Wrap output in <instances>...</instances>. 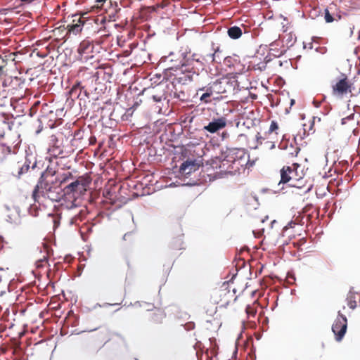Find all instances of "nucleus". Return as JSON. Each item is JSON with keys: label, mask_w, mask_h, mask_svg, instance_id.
Segmentation results:
<instances>
[{"label": "nucleus", "mask_w": 360, "mask_h": 360, "mask_svg": "<svg viewBox=\"0 0 360 360\" xmlns=\"http://www.w3.org/2000/svg\"><path fill=\"white\" fill-rule=\"evenodd\" d=\"M354 114L352 113L351 115L344 117L341 120L342 124H346L349 121L354 120Z\"/></svg>", "instance_id": "f704fd0d"}, {"label": "nucleus", "mask_w": 360, "mask_h": 360, "mask_svg": "<svg viewBox=\"0 0 360 360\" xmlns=\"http://www.w3.org/2000/svg\"><path fill=\"white\" fill-rule=\"evenodd\" d=\"M9 167L13 176L20 178L30 169V162L15 153L11 154Z\"/></svg>", "instance_id": "20e7f679"}, {"label": "nucleus", "mask_w": 360, "mask_h": 360, "mask_svg": "<svg viewBox=\"0 0 360 360\" xmlns=\"http://www.w3.org/2000/svg\"><path fill=\"white\" fill-rule=\"evenodd\" d=\"M65 206L69 210H75L71 219L72 224H77L78 221H82L86 215V208L84 206H79L76 203V200L67 203Z\"/></svg>", "instance_id": "6e6552de"}, {"label": "nucleus", "mask_w": 360, "mask_h": 360, "mask_svg": "<svg viewBox=\"0 0 360 360\" xmlns=\"http://www.w3.org/2000/svg\"><path fill=\"white\" fill-rule=\"evenodd\" d=\"M75 87H73V88L71 89L70 93H72V92L75 91Z\"/></svg>", "instance_id": "864d4df0"}, {"label": "nucleus", "mask_w": 360, "mask_h": 360, "mask_svg": "<svg viewBox=\"0 0 360 360\" xmlns=\"http://www.w3.org/2000/svg\"><path fill=\"white\" fill-rule=\"evenodd\" d=\"M198 165L193 161H186L180 167V172L188 175L198 169Z\"/></svg>", "instance_id": "a211bd4d"}, {"label": "nucleus", "mask_w": 360, "mask_h": 360, "mask_svg": "<svg viewBox=\"0 0 360 360\" xmlns=\"http://www.w3.org/2000/svg\"><path fill=\"white\" fill-rule=\"evenodd\" d=\"M20 1L25 2V1H27L28 0H20Z\"/></svg>", "instance_id": "052dcab7"}, {"label": "nucleus", "mask_w": 360, "mask_h": 360, "mask_svg": "<svg viewBox=\"0 0 360 360\" xmlns=\"http://www.w3.org/2000/svg\"><path fill=\"white\" fill-rule=\"evenodd\" d=\"M292 224H294V225H295V222H293V221H290V223H289V224L285 226V228H286V229H288V228H289V227H292Z\"/></svg>", "instance_id": "a18cd8bd"}, {"label": "nucleus", "mask_w": 360, "mask_h": 360, "mask_svg": "<svg viewBox=\"0 0 360 360\" xmlns=\"http://www.w3.org/2000/svg\"><path fill=\"white\" fill-rule=\"evenodd\" d=\"M131 236H132V234L131 233H125L123 236V239L124 240H127V238H129Z\"/></svg>", "instance_id": "a19ab883"}, {"label": "nucleus", "mask_w": 360, "mask_h": 360, "mask_svg": "<svg viewBox=\"0 0 360 360\" xmlns=\"http://www.w3.org/2000/svg\"><path fill=\"white\" fill-rule=\"evenodd\" d=\"M105 18H100L99 15L94 18L84 16V27L85 31L91 32L94 34L100 32L102 30H105Z\"/></svg>", "instance_id": "423d86ee"}, {"label": "nucleus", "mask_w": 360, "mask_h": 360, "mask_svg": "<svg viewBox=\"0 0 360 360\" xmlns=\"http://www.w3.org/2000/svg\"><path fill=\"white\" fill-rule=\"evenodd\" d=\"M212 96H210V93H202L201 95L200 100L201 102L204 103H210L212 102L211 99Z\"/></svg>", "instance_id": "c85d7f7f"}, {"label": "nucleus", "mask_w": 360, "mask_h": 360, "mask_svg": "<svg viewBox=\"0 0 360 360\" xmlns=\"http://www.w3.org/2000/svg\"><path fill=\"white\" fill-rule=\"evenodd\" d=\"M295 101L294 99L290 100V106L293 105L295 104Z\"/></svg>", "instance_id": "09e8293b"}, {"label": "nucleus", "mask_w": 360, "mask_h": 360, "mask_svg": "<svg viewBox=\"0 0 360 360\" xmlns=\"http://www.w3.org/2000/svg\"><path fill=\"white\" fill-rule=\"evenodd\" d=\"M252 357H253V358H256V354H255V352H254V353H253V354H252Z\"/></svg>", "instance_id": "6e6d98bb"}, {"label": "nucleus", "mask_w": 360, "mask_h": 360, "mask_svg": "<svg viewBox=\"0 0 360 360\" xmlns=\"http://www.w3.org/2000/svg\"><path fill=\"white\" fill-rule=\"evenodd\" d=\"M6 314H8V309H6V311L4 312L3 315H7Z\"/></svg>", "instance_id": "603ef678"}, {"label": "nucleus", "mask_w": 360, "mask_h": 360, "mask_svg": "<svg viewBox=\"0 0 360 360\" xmlns=\"http://www.w3.org/2000/svg\"><path fill=\"white\" fill-rule=\"evenodd\" d=\"M181 326L184 327L185 330L189 331L195 328V323L193 321H189L186 323L185 324H181Z\"/></svg>", "instance_id": "473e14b6"}, {"label": "nucleus", "mask_w": 360, "mask_h": 360, "mask_svg": "<svg viewBox=\"0 0 360 360\" xmlns=\"http://www.w3.org/2000/svg\"><path fill=\"white\" fill-rule=\"evenodd\" d=\"M242 325H243V330L245 329V328H247V327H249L251 328H256V327H257V323L253 321H245V320H243Z\"/></svg>", "instance_id": "c756f323"}, {"label": "nucleus", "mask_w": 360, "mask_h": 360, "mask_svg": "<svg viewBox=\"0 0 360 360\" xmlns=\"http://www.w3.org/2000/svg\"><path fill=\"white\" fill-rule=\"evenodd\" d=\"M106 344V342H105L103 345H102V346L100 347V349L103 347H104V345Z\"/></svg>", "instance_id": "bf43d9fd"}, {"label": "nucleus", "mask_w": 360, "mask_h": 360, "mask_svg": "<svg viewBox=\"0 0 360 360\" xmlns=\"http://www.w3.org/2000/svg\"><path fill=\"white\" fill-rule=\"evenodd\" d=\"M172 4L170 0H162L160 3H158L154 6V10L159 8H165Z\"/></svg>", "instance_id": "cd10ccee"}, {"label": "nucleus", "mask_w": 360, "mask_h": 360, "mask_svg": "<svg viewBox=\"0 0 360 360\" xmlns=\"http://www.w3.org/2000/svg\"><path fill=\"white\" fill-rule=\"evenodd\" d=\"M242 337V332L239 334L238 335V338H241Z\"/></svg>", "instance_id": "4d7b16f0"}, {"label": "nucleus", "mask_w": 360, "mask_h": 360, "mask_svg": "<svg viewBox=\"0 0 360 360\" xmlns=\"http://www.w3.org/2000/svg\"><path fill=\"white\" fill-rule=\"evenodd\" d=\"M53 223H54V227L58 226L59 224V222L57 221V219L56 217H54V219H53Z\"/></svg>", "instance_id": "37998d69"}, {"label": "nucleus", "mask_w": 360, "mask_h": 360, "mask_svg": "<svg viewBox=\"0 0 360 360\" xmlns=\"http://www.w3.org/2000/svg\"><path fill=\"white\" fill-rule=\"evenodd\" d=\"M332 331L337 342H340L347 330V316H336L331 326Z\"/></svg>", "instance_id": "39448f33"}, {"label": "nucleus", "mask_w": 360, "mask_h": 360, "mask_svg": "<svg viewBox=\"0 0 360 360\" xmlns=\"http://www.w3.org/2000/svg\"><path fill=\"white\" fill-rule=\"evenodd\" d=\"M73 178L74 177L72 173L68 172L59 175L58 176L55 177V180L57 182V184L61 187V185L63 184L68 182L70 179H73Z\"/></svg>", "instance_id": "b1692460"}, {"label": "nucleus", "mask_w": 360, "mask_h": 360, "mask_svg": "<svg viewBox=\"0 0 360 360\" xmlns=\"http://www.w3.org/2000/svg\"><path fill=\"white\" fill-rule=\"evenodd\" d=\"M219 296V300L217 304L219 307H226L231 301L236 300L234 293L226 288L221 290Z\"/></svg>", "instance_id": "4468645a"}, {"label": "nucleus", "mask_w": 360, "mask_h": 360, "mask_svg": "<svg viewBox=\"0 0 360 360\" xmlns=\"http://www.w3.org/2000/svg\"><path fill=\"white\" fill-rule=\"evenodd\" d=\"M134 359H135V360H139V359H136V358H135Z\"/></svg>", "instance_id": "0e129e2a"}, {"label": "nucleus", "mask_w": 360, "mask_h": 360, "mask_svg": "<svg viewBox=\"0 0 360 360\" xmlns=\"http://www.w3.org/2000/svg\"><path fill=\"white\" fill-rule=\"evenodd\" d=\"M99 328H100L99 326L94 327V328H86L85 330H84L83 331L92 332V331L96 330Z\"/></svg>", "instance_id": "ea45409f"}, {"label": "nucleus", "mask_w": 360, "mask_h": 360, "mask_svg": "<svg viewBox=\"0 0 360 360\" xmlns=\"http://www.w3.org/2000/svg\"><path fill=\"white\" fill-rule=\"evenodd\" d=\"M117 5L115 4H112L111 0L107 1L105 4V8H103L104 15H100V18H105V22L106 21L112 22L115 21L117 17Z\"/></svg>", "instance_id": "9d476101"}, {"label": "nucleus", "mask_w": 360, "mask_h": 360, "mask_svg": "<svg viewBox=\"0 0 360 360\" xmlns=\"http://www.w3.org/2000/svg\"><path fill=\"white\" fill-rule=\"evenodd\" d=\"M325 20L326 22H332L334 20L333 17L332 15L329 13V11L328 9L325 10V16H324Z\"/></svg>", "instance_id": "72a5a7b5"}, {"label": "nucleus", "mask_w": 360, "mask_h": 360, "mask_svg": "<svg viewBox=\"0 0 360 360\" xmlns=\"http://www.w3.org/2000/svg\"><path fill=\"white\" fill-rule=\"evenodd\" d=\"M6 88H8L7 85L4 83V82H2V84L1 85L0 84V91H1L3 89H6Z\"/></svg>", "instance_id": "79ce46f5"}, {"label": "nucleus", "mask_w": 360, "mask_h": 360, "mask_svg": "<svg viewBox=\"0 0 360 360\" xmlns=\"http://www.w3.org/2000/svg\"><path fill=\"white\" fill-rule=\"evenodd\" d=\"M187 55L184 56V61H181L178 65H176L175 67H169V69L173 70V69H179L180 68H182L183 66H186L187 65H190L188 63V61H196V62H200V56L197 53H193L191 56H189L188 58H187Z\"/></svg>", "instance_id": "6ab92c4d"}, {"label": "nucleus", "mask_w": 360, "mask_h": 360, "mask_svg": "<svg viewBox=\"0 0 360 360\" xmlns=\"http://www.w3.org/2000/svg\"><path fill=\"white\" fill-rule=\"evenodd\" d=\"M6 150L8 153V154H11V150L10 147H6Z\"/></svg>", "instance_id": "49530a36"}, {"label": "nucleus", "mask_w": 360, "mask_h": 360, "mask_svg": "<svg viewBox=\"0 0 360 360\" xmlns=\"http://www.w3.org/2000/svg\"><path fill=\"white\" fill-rule=\"evenodd\" d=\"M269 139H271V141H267L266 142V143H268L269 144V149H274L275 148V146H276V141H274V137H271V136H269Z\"/></svg>", "instance_id": "c9c22d12"}, {"label": "nucleus", "mask_w": 360, "mask_h": 360, "mask_svg": "<svg viewBox=\"0 0 360 360\" xmlns=\"http://www.w3.org/2000/svg\"><path fill=\"white\" fill-rule=\"evenodd\" d=\"M56 174V170L51 167V166H48L46 169L42 172V174H41V176L39 177V180H41V181H54L55 180V178H53L55 176V175Z\"/></svg>", "instance_id": "412c9836"}, {"label": "nucleus", "mask_w": 360, "mask_h": 360, "mask_svg": "<svg viewBox=\"0 0 360 360\" xmlns=\"http://www.w3.org/2000/svg\"><path fill=\"white\" fill-rule=\"evenodd\" d=\"M20 311H21V312H24L25 311V310L22 309H21Z\"/></svg>", "instance_id": "680f3d73"}, {"label": "nucleus", "mask_w": 360, "mask_h": 360, "mask_svg": "<svg viewBox=\"0 0 360 360\" xmlns=\"http://www.w3.org/2000/svg\"><path fill=\"white\" fill-rule=\"evenodd\" d=\"M300 151V148L297 146H294L290 143L289 146H286L285 148V152L283 156L285 158H295L297 156Z\"/></svg>", "instance_id": "aec40b11"}, {"label": "nucleus", "mask_w": 360, "mask_h": 360, "mask_svg": "<svg viewBox=\"0 0 360 360\" xmlns=\"http://www.w3.org/2000/svg\"><path fill=\"white\" fill-rule=\"evenodd\" d=\"M278 129H279V126H278L277 122L272 120L268 131L264 134V136H262L259 133H257V134L256 136L257 141L260 144H262V141H264L265 139H269V136H271L273 134H275L276 136L278 135Z\"/></svg>", "instance_id": "dca6fc26"}, {"label": "nucleus", "mask_w": 360, "mask_h": 360, "mask_svg": "<svg viewBox=\"0 0 360 360\" xmlns=\"http://www.w3.org/2000/svg\"><path fill=\"white\" fill-rule=\"evenodd\" d=\"M222 52V51L220 49L219 46H217L214 49V53L210 55V57L212 58V61L214 62L216 60V58H219V54Z\"/></svg>", "instance_id": "2f4dec72"}, {"label": "nucleus", "mask_w": 360, "mask_h": 360, "mask_svg": "<svg viewBox=\"0 0 360 360\" xmlns=\"http://www.w3.org/2000/svg\"><path fill=\"white\" fill-rule=\"evenodd\" d=\"M259 324H261V328L263 331H266L268 328L269 319L268 316H258Z\"/></svg>", "instance_id": "bb28decb"}, {"label": "nucleus", "mask_w": 360, "mask_h": 360, "mask_svg": "<svg viewBox=\"0 0 360 360\" xmlns=\"http://www.w3.org/2000/svg\"><path fill=\"white\" fill-rule=\"evenodd\" d=\"M71 312H72V311H68V313L67 314V315H68V316L71 315V314H71Z\"/></svg>", "instance_id": "5fc2aeb1"}, {"label": "nucleus", "mask_w": 360, "mask_h": 360, "mask_svg": "<svg viewBox=\"0 0 360 360\" xmlns=\"http://www.w3.org/2000/svg\"><path fill=\"white\" fill-rule=\"evenodd\" d=\"M41 197L51 201L58 202L63 197V190L56 180H38L33 189L32 198L34 202H39Z\"/></svg>", "instance_id": "f257e3e1"}, {"label": "nucleus", "mask_w": 360, "mask_h": 360, "mask_svg": "<svg viewBox=\"0 0 360 360\" xmlns=\"http://www.w3.org/2000/svg\"><path fill=\"white\" fill-rule=\"evenodd\" d=\"M8 98V88L0 91V107L4 108L10 103Z\"/></svg>", "instance_id": "393cba45"}, {"label": "nucleus", "mask_w": 360, "mask_h": 360, "mask_svg": "<svg viewBox=\"0 0 360 360\" xmlns=\"http://www.w3.org/2000/svg\"><path fill=\"white\" fill-rule=\"evenodd\" d=\"M261 337H262V336H261V335H257V336H256V339H257V340H260V338H261Z\"/></svg>", "instance_id": "8fccbe9b"}, {"label": "nucleus", "mask_w": 360, "mask_h": 360, "mask_svg": "<svg viewBox=\"0 0 360 360\" xmlns=\"http://www.w3.org/2000/svg\"><path fill=\"white\" fill-rule=\"evenodd\" d=\"M233 58L231 56L226 57L224 58V64L229 67H231L233 65Z\"/></svg>", "instance_id": "e433bc0d"}, {"label": "nucleus", "mask_w": 360, "mask_h": 360, "mask_svg": "<svg viewBox=\"0 0 360 360\" xmlns=\"http://www.w3.org/2000/svg\"><path fill=\"white\" fill-rule=\"evenodd\" d=\"M338 315H339V316L342 315V314L340 313V311H338Z\"/></svg>", "instance_id": "13d9d810"}, {"label": "nucleus", "mask_w": 360, "mask_h": 360, "mask_svg": "<svg viewBox=\"0 0 360 360\" xmlns=\"http://www.w3.org/2000/svg\"><path fill=\"white\" fill-rule=\"evenodd\" d=\"M238 152L234 149H227L221 158L219 169L221 172L235 174L243 167V160L238 156Z\"/></svg>", "instance_id": "7ed1b4c3"}, {"label": "nucleus", "mask_w": 360, "mask_h": 360, "mask_svg": "<svg viewBox=\"0 0 360 360\" xmlns=\"http://www.w3.org/2000/svg\"><path fill=\"white\" fill-rule=\"evenodd\" d=\"M68 317V316H65L64 321H65Z\"/></svg>", "instance_id": "e2e57ef3"}, {"label": "nucleus", "mask_w": 360, "mask_h": 360, "mask_svg": "<svg viewBox=\"0 0 360 360\" xmlns=\"http://www.w3.org/2000/svg\"><path fill=\"white\" fill-rule=\"evenodd\" d=\"M226 119L224 117H220L217 119H214L207 125H205L203 127V129L211 134H214L224 129L226 126Z\"/></svg>", "instance_id": "ddd939ff"}, {"label": "nucleus", "mask_w": 360, "mask_h": 360, "mask_svg": "<svg viewBox=\"0 0 360 360\" xmlns=\"http://www.w3.org/2000/svg\"><path fill=\"white\" fill-rule=\"evenodd\" d=\"M227 34L233 39H237L242 35V30L238 26H233L228 29Z\"/></svg>", "instance_id": "5701e85b"}, {"label": "nucleus", "mask_w": 360, "mask_h": 360, "mask_svg": "<svg viewBox=\"0 0 360 360\" xmlns=\"http://www.w3.org/2000/svg\"><path fill=\"white\" fill-rule=\"evenodd\" d=\"M89 181L84 176H79L77 179L69 185H68L65 188V192L67 193L72 192H78L82 193L84 191H86V187L87 186Z\"/></svg>", "instance_id": "9b49d317"}, {"label": "nucleus", "mask_w": 360, "mask_h": 360, "mask_svg": "<svg viewBox=\"0 0 360 360\" xmlns=\"http://www.w3.org/2000/svg\"><path fill=\"white\" fill-rule=\"evenodd\" d=\"M8 127V123L6 120L0 121V136H3L5 133V129Z\"/></svg>", "instance_id": "7c9ffc66"}, {"label": "nucleus", "mask_w": 360, "mask_h": 360, "mask_svg": "<svg viewBox=\"0 0 360 360\" xmlns=\"http://www.w3.org/2000/svg\"><path fill=\"white\" fill-rule=\"evenodd\" d=\"M86 14H74L72 15V22L67 25V34L77 35L84 30V20Z\"/></svg>", "instance_id": "0eeeda50"}, {"label": "nucleus", "mask_w": 360, "mask_h": 360, "mask_svg": "<svg viewBox=\"0 0 360 360\" xmlns=\"http://www.w3.org/2000/svg\"><path fill=\"white\" fill-rule=\"evenodd\" d=\"M5 243L6 242L4 238L1 236H0V251L4 248Z\"/></svg>", "instance_id": "58836bf2"}, {"label": "nucleus", "mask_w": 360, "mask_h": 360, "mask_svg": "<svg viewBox=\"0 0 360 360\" xmlns=\"http://www.w3.org/2000/svg\"><path fill=\"white\" fill-rule=\"evenodd\" d=\"M94 49V44L88 40L82 41L78 47V53L79 54L81 59L88 60L89 58H93V50Z\"/></svg>", "instance_id": "f8f14e48"}, {"label": "nucleus", "mask_w": 360, "mask_h": 360, "mask_svg": "<svg viewBox=\"0 0 360 360\" xmlns=\"http://www.w3.org/2000/svg\"><path fill=\"white\" fill-rule=\"evenodd\" d=\"M152 321L155 323H162V316H153Z\"/></svg>", "instance_id": "4c0bfd02"}, {"label": "nucleus", "mask_w": 360, "mask_h": 360, "mask_svg": "<svg viewBox=\"0 0 360 360\" xmlns=\"http://www.w3.org/2000/svg\"><path fill=\"white\" fill-rule=\"evenodd\" d=\"M245 311L248 315H255L256 314L259 316L264 315V310L257 302H254L251 306H247Z\"/></svg>", "instance_id": "4be33fe9"}, {"label": "nucleus", "mask_w": 360, "mask_h": 360, "mask_svg": "<svg viewBox=\"0 0 360 360\" xmlns=\"http://www.w3.org/2000/svg\"><path fill=\"white\" fill-rule=\"evenodd\" d=\"M25 331H21L19 333V336L20 337H22L24 335H25Z\"/></svg>", "instance_id": "de8ad7c7"}, {"label": "nucleus", "mask_w": 360, "mask_h": 360, "mask_svg": "<svg viewBox=\"0 0 360 360\" xmlns=\"http://www.w3.org/2000/svg\"><path fill=\"white\" fill-rule=\"evenodd\" d=\"M237 353H238V349H237V348H236V349H235V351H234V352H233V355H236V354H237Z\"/></svg>", "instance_id": "3c124183"}, {"label": "nucleus", "mask_w": 360, "mask_h": 360, "mask_svg": "<svg viewBox=\"0 0 360 360\" xmlns=\"http://www.w3.org/2000/svg\"><path fill=\"white\" fill-rule=\"evenodd\" d=\"M142 96L147 100H152L153 102L158 103L162 100L163 94L158 93L155 87L144 89L142 91Z\"/></svg>", "instance_id": "2eb2a0df"}, {"label": "nucleus", "mask_w": 360, "mask_h": 360, "mask_svg": "<svg viewBox=\"0 0 360 360\" xmlns=\"http://www.w3.org/2000/svg\"><path fill=\"white\" fill-rule=\"evenodd\" d=\"M314 120L315 117H313L312 120H309L308 123H304L303 124V130L304 135H309L311 134H314L315 129H314Z\"/></svg>", "instance_id": "a878e982"}, {"label": "nucleus", "mask_w": 360, "mask_h": 360, "mask_svg": "<svg viewBox=\"0 0 360 360\" xmlns=\"http://www.w3.org/2000/svg\"><path fill=\"white\" fill-rule=\"evenodd\" d=\"M96 142V138L95 137H91L90 138V144H94Z\"/></svg>", "instance_id": "c03bdc74"}, {"label": "nucleus", "mask_w": 360, "mask_h": 360, "mask_svg": "<svg viewBox=\"0 0 360 360\" xmlns=\"http://www.w3.org/2000/svg\"><path fill=\"white\" fill-rule=\"evenodd\" d=\"M224 82H225L224 79L216 80L212 84H210V86H207L206 89H205V87L200 88L198 90V93L200 91H205V93H210V96H212L214 92H217V94L224 93V92H226V90L221 89V88L217 89V90L216 91L217 86L221 85Z\"/></svg>", "instance_id": "f3484780"}, {"label": "nucleus", "mask_w": 360, "mask_h": 360, "mask_svg": "<svg viewBox=\"0 0 360 360\" xmlns=\"http://www.w3.org/2000/svg\"><path fill=\"white\" fill-rule=\"evenodd\" d=\"M332 91L334 96L342 97L344 95L351 93V84L345 77L340 79L332 86Z\"/></svg>", "instance_id": "1a4fd4ad"}, {"label": "nucleus", "mask_w": 360, "mask_h": 360, "mask_svg": "<svg viewBox=\"0 0 360 360\" xmlns=\"http://www.w3.org/2000/svg\"><path fill=\"white\" fill-rule=\"evenodd\" d=\"M281 180L279 184L288 183L290 186L302 188L304 186L302 179L305 174L301 168V165L293 163L290 166H283L280 171Z\"/></svg>", "instance_id": "f03ea898"}]
</instances>
